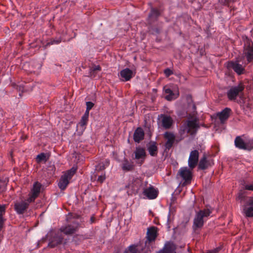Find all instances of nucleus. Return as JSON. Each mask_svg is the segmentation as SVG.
<instances>
[{"label": "nucleus", "instance_id": "1", "mask_svg": "<svg viewBox=\"0 0 253 253\" xmlns=\"http://www.w3.org/2000/svg\"><path fill=\"white\" fill-rule=\"evenodd\" d=\"M199 127L197 118L195 116V114L193 113L192 115H189V120L181 126L180 133L183 135L188 133L193 135L196 132Z\"/></svg>", "mask_w": 253, "mask_h": 253}, {"label": "nucleus", "instance_id": "2", "mask_svg": "<svg viewBox=\"0 0 253 253\" xmlns=\"http://www.w3.org/2000/svg\"><path fill=\"white\" fill-rule=\"evenodd\" d=\"M211 213V211L208 209L197 212L194 219L193 228L195 230L201 228Z\"/></svg>", "mask_w": 253, "mask_h": 253}, {"label": "nucleus", "instance_id": "3", "mask_svg": "<svg viewBox=\"0 0 253 253\" xmlns=\"http://www.w3.org/2000/svg\"><path fill=\"white\" fill-rule=\"evenodd\" d=\"M76 170L77 168L73 167L62 175L58 183V186L61 190H63L66 189L69 181L74 175Z\"/></svg>", "mask_w": 253, "mask_h": 253}, {"label": "nucleus", "instance_id": "4", "mask_svg": "<svg viewBox=\"0 0 253 253\" xmlns=\"http://www.w3.org/2000/svg\"><path fill=\"white\" fill-rule=\"evenodd\" d=\"M244 86L240 84L237 86H232L227 92V96L229 100H235L237 96H239L241 100L244 98L243 90Z\"/></svg>", "mask_w": 253, "mask_h": 253}, {"label": "nucleus", "instance_id": "5", "mask_svg": "<svg viewBox=\"0 0 253 253\" xmlns=\"http://www.w3.org/2000/svg\"><path fill=\"white\" fill-rule=\"evenodd\" d=\"M236 146L240 149L251 150L253 149V138L237 137L235 140Z\"/></svg>", "mask_w": 253, "mask_h": 253}, {"label": "nucleus", "instance_id": "6", "mask_svg": "<svg viewBox=\"0 0 253 253\" xmlns=\"http://www.w3.org/2000/svg\"><path fill=\"white\" fill-rule=\"evenodd\" d=\"M243 55L248 63L253 61V42L249 40H247L245 42Z\"/></svg>", "mask_w": 253, "mask_h": 253}, {"label": "nucleus", "instance_id": "7", "mask_svg": "<svg viewBox=\"0 0 253 253\" xmlns=\"http://www.w3.org/2000/svg\"><path fill=\"white\" fill-rule=\"evenodd\" d=\"M143 194L148 199H154L158 196V190L152 185H149L143 189Z\"/></svg>", "mask_w": 253, "mask_h": 253}, {"label": "nucleus", "instance_id": "8", "mask_svg": "<svg viewBox=\"0 0 253 253\" xmlns=\"http://www.w3.org/2000/svg\"><path fill=\"white\" fill-rule=\"evenodd\" d=\"M41 186L42 185L38 182H36L34 184L31 192L29 194V197L28 198L29 203L34 201L35 199L38 196L41 191Z\"/></svg>", "mask_w": 253, "mask_h": 253}, {"label": "nucleus", "instance_id": "9", "mask_svg": "<svg viewBox=\"0 0 253 253\" xmlns=\"http://www.w3.org/2000/svg\"><path fill=\"white\" fill-rule=\"evenodd\" d=\"M199 152L197 150L192 151L188 159V166L191 169H193L197 165L199 160Z\"/></svg>", "mask_w": 253, "mask_h": 253}, {"label": "nucleus", "instance_id": "10", "mask_svg": "<svg viewBox=\"0 0 253 253\" xmlns=\"http://www.w3.org/2000/svg\"><path fill=\"white\" fill-rule=\"evenodd\" d=\"M179 174L180 176L185 180L183 185L190 182L192 177V173L187 167L182 168L179 169Z\"/></svg>", "mask_w": 253, "mask_h": 253}, {"label": "nucleus", "instance_id": "11", "mask_svg": "<svg viewBox=\"0 0 253 253\" xmlns=\"http://www.w3.org/2000/svg\"><path fill=\"white\" fill-rule=\"evenodd\" d=\"M29 203L28 199L26 201L16 202L14 205L15 210L18 214H22L26 210Z\"/></svg>", "mask_w": 253, "mask_h": 253}, {"label": "nucleus", "instance_id": "12", "mask_svg": "<svg viewBox=\"0 0 253 253\" xmlns=\"http://www.w3.org/2000/svg\"><path fill=\"white\" fill-rule=\"evenodd\" d=\"M241 61V60H238L237 61L229 62L227 63V66L228 68L233 69L238 75H241L243 73L244 71V68L238 63Z\"/></svg>", "mask_w": 253, "mask_h": 253}, {"label": "nucleus", "instance_id": "13", "mask_svg": "<svg viewBox=\"0 0 253 253\" xmlns=\"http://www.w3.org/2000/svg\"><path fill=\"white\" fill-rule=\"evenodd\" d=\"M164 91L165 94V98L169 101H171L177 98L179 95V93L177 90L173 92L170 88L167 86L164 87Z\"/></svg>", "mask_w": 253, "mask_h": 253}, {"label": "nucleus", "instance_id": "14", "mask_svg": "<svg viewBox=\"0 0 253 253\" xmlns=\"http://www.w3.org/2000/svg\"><path fill=\"white\" fill-rule=\"evenodd\" d=\"M78 227V224L73 223L72 225H68L61 227L60 231L66 235L72 234L76 232Z\"/></svg>", "mask_w": 253, "mask_h": 253}, {"label": "nucleus", "instance_id": "15", "mask_svg": "<svg viewBox=\"0 0 253 253\" xmlns=\"http://www.w3.org/2000/svg\"><path fill=\"white\" fill-rule=\"evenodd\" d=\"M141 179L138 177H133L130 181V183L127 186L128 188H130L132 190L137 191L140 186L141 185Z\"/></svg>", "mask_w": 253, "mask_h": 253}, {"label": "nucleus", "instance_id": "16", "mask_svg": "<svg viewBox=\"0 0 253 253\" xmlns=\"http://www.w3.org/2000/svg\"><path fill=\"white\" fill-rule=\"evenodd\" d=\"M134 75L133 71L128 68H126L120 72V76L124 81H129Z\"/></svg>", "mask_w": 253, "mask_h": 253}, {"label": "nucleus", "instance_id": "17", "mask_svg": "<svg viewBox=\"0 0 253 253\" xmlns=\"http://www.w3.org/2000/svg\"><path fill=\"white\" fill-rule=\"evenodd\" d=\"M175 246L173 243L167 242L163 249L158 253H175Z\"/></svg>", "mask_w": 253, "mask_h": 253}, {"label": "nucleus", "instance_id": "18", "mask_svg": "<svg viewBox=\"0 0 253 253\" xmlns=\"http://www.w3.org/2000/svg\"><path fill=\"white\" fill-rule=\"evenodd\" d=\"M164 136L167 139L166 146L167 148L169 149L171 147L174 142L175 138V135L172 132H167L165 133Z\"/></svg>", "mask_w": 253, "mask_h": 253}, {"label": "nucleus", "instance_id": "19", "mask_svg": "<svg viewBox=\"0 0 253 253\" xmlns=\"http://www.w3.org/2000/svg\"><path fill=\"white\" fill-rule=\"evenodd\" d=\"M157 236V231L155 227H153L148 228L147 233V240L145 242V244H149L150 242L155 240Z\"/></svg>", "mask_w": 253, "mask_h": 253}, {"label": "nucleus", "instance_id": "20", "mask_svg": "<svg viewBox=\"0 0 253 253\" xmlns=\"http://www.w3.org/2000/svg\"><path fill=\"white\" fill-rule=\"evenodd\" d=\"M213 162L212 160H207L206 156L204 155L200 161L199 168L201 169H207L209 166H211Z\"/></svg>", "mask_w": 253, "mask_h": 253}, {"label": "nucleus", "instance_id": "21", "mask_svg": "<svg viewBox=\"0 0 253 253\" xmlns=\"http://www.w3.org/2000/svg\"><path fill=\"white\" fill-rule=\"evenodd\" d=\"M162 126L165 128H169L170 127L173 123L172 118L165 115L161 116Z\"/></svg>", "mask_w": 253, "mask_h": 253}, {"label": "nucleus", "instance_id": "22", "mask_svg": "<svg viewBox=\"0 0 253 253\" xmlns=\"http://www.w3.org/2000/svg\"><path fill=\"white\" fill-rule=\"evenodd\" d=\"M230 112L231 110L229 108H226L222 111L217 113V116L219 117L221 123H224V122L227 120Z\"/></svg>", "mask_w": 253, "mask_h": 253}, {"label": "nucleus", "instance_id": "23", "mask_svg": "<svg viewBox=\"0 0 253 253\" xmlns=\"http://www.w3.org/2000/svg\"><path fill=\"white\" fill-rule=\"evenodd\" d=\"M89 115H87V113H84V115L82 117V119L80 122L78 123L77 126V127L78 129H80L82 130V131H84L85 128V126L86 125L88 120Z\"/></svg>", "mask_w": 253, "mask_h": 253}, {"label": "nucleus", "instance_id": "24", "mask_svg": "<svg viewBox=\"0 0 253 253\" xmlns=\"http://www.w3.org/2000/svg\"><path fill=\"white\" fill-rule=\"evenodd\" d=\"M63 238L60 233H58L55 235L54 237L50 240L48 244V246L51 248H53L57 245L62 243Z\"/></svg>", "mask_w": 253, "mask_h": 253}, {"label": "nucleus", "instance_id": "25", "mask_svg": "<svg viewBox=\"0 0 253 253\" xmlns=\"http://www.w3.org/2000/svg\"><path fill=\"white\" fill-rule=\"evenodd\" d=\"M144 136V132L143 129L140 128H137L133 134V139L135 142H139L143 139Z\"/></svg>", "mask_w": 253, "mask_h": 253}, {"label": "nucleus", "instance_id": "26", "mask_svg": "<svg viewBox=\"0 0 253 253\" xmlns=\"http://www.w3.org/2000/svg\"><path fill=\"white\" fill-rule=\"evenodd\" d=\"M134 153L136 159H144L145 157L146 153L143 148H136Z\"/></svg>", "mask_w": 253, "mask_h": 253}, {"label": "nucleus", "instance_id": "27", "mask_svg": "<svg viewBox=\"0 0 253 253\" xmlns=\"http://www.w3.org/2000/svg\"><path fill=\"white\" fill-rule=\"evenodd\" d=\"M101 70V68L99 65H94L90 69L89 74L91 77H96L97 73Z\"/></svg>", "mask_w": 253, "mask_h": 253}, {"label": "nucleus", "instance_id": "28", "mask_svg": "<svg viewBox=\"0 0 253 253\" xmlns=\"http://www.w3.org/2000/svg\"><path fill=\"white\" fill-rule=\"evenodd\" d=\"M5 205H0V230L2 229L3 224V214L5 213Z\"/></svg>", "mask_w": 253, "mask_h": 253}, {"label": "nucleus", "instance_id": "29", "mask_svg": "<svg viewBox=\"0 0 253 253\" xmlns=\"http://www.w3.org/2000/svg\"><path fill=\"white\" fill-rule=\"evenodd\" d=\"M133 166L132 164L126 160L124 162L122 165V169L124 170L129 171L132 169Z\"/></svg>", "mask_w": 253, "mask_h": 253}, {"label": "nucleus", "instance_id": "30", "mask_svg": "<svg viewBox=\"0 0 253 253\" xmlns=\"http://www.w3.org/2000/svg\"><path fill=\"white\" fill-rule=\"evenodd\" d=\"M244 213L247 217H253V207H247L245 206L243 209Z\"/></svg>", "mask_w": 253, "mask_h": 253}, {"label": "nucleus", "instance_id": "31", "mask_svg": "<svg viewBox=\"0 0 253 253\" xmlns=\"http://www.w3.org/2000/svg\"><path fill=\"white\" fill-rule=\"evenodd\" d=\"M148 150L149 154L152 156H155L157 153V147L155 144H150L148 148Z\"/></svg>", "mask_w": 253, "mask_h": 253}, {"label": "nucleus", "instance_id": "32", "mask_svg": "<svg viewBox=\"0 0 253 253\" xmlns=\"http://www.w3.org/2000/svg\"><path fill=\"white\" fill-rule=\"evenodd\" d=\"M36 160L37 162L41 163L42 162H46L47 160L45 154L41 153L37 156Z\"/></svg>", "mask_w": 253, "mask_h": 253}, {"label": "nucleus", "instance_id": "33", "mask_svg": "<svg viewBox=\"0 0 253 253\" xmlns=\"http://www.w3.org/2000/svg\"><path fill=\"white\" fill-rule=\"evenodd\" d=\"M125 253H137V249L135 246H130L128 249L126 250Z\"/></svg>", "mask_w": 253, "mask_h": 253}, {"label": "nucleus", "instance_id": "34", "mask_svg": "<svg viewBox=\"0 0 253 253\" xmlns=\"http://www.w3.org/2000/svg\"><path fill=\"white\" fill-rule=\"evenodd\" d=\"M86 111L84 113H87V115H89V110L92 108L94 104L91 102L88 101L86 103Z\"/></svg>", "mask_w": 253, "mask_h": 253}, {"label": "nucleus", "instance_id": "35", "mask_svg": "<svg viewBox=\"0 0 253 253\" xmlns=\"http://www.w3.org/2000/svg\"><path fill=\"white\" fill-rule=\"evenodd\" d=\"M109 165V161H106L105 164H99L97 167H96V169L102 170L105 168L106 166H107Z\"/></svg>", "mask_w": 253, "mask_h": 253}, {"label": "nucleus", "instance_id": "36", "mask_svg": "<svg viewBox=\"0 0 253 253\" xmlns=\"http://www.w3.org/2000/svg\"><path fill=\"white\" fill-rule=\"evenodd\" d=\"M106 179V176L105 173H102L101 175L98 176L97 178V181L100 183H102Z\"/></svg>", "mask_w": 253, "mask_h": 253}, {"label": "nucleus", "instance_id": "37", "mask_svg": "<svg viewBox=\"0 0 253 253\" xmlns=\"http://www.w3.org/2000/svg\"><path fill=\"white\" fill-rule=\"evenodd\" d=\"M164 73L167 77H169L173 74V72L170 69L167 68L165 70Z\"/></svg>", "mask_w": 253, "mask_h": 253}, {"label": "nucleus", "instance_id": "38", "mask_svg": "<svg viewBox=\"0 0 253 253\" xmlns=\"http://www.w3.org/2000/svg\"><path fill=\"white\" fill-rule=\"evenodd\" d=\"M244 198H245L244 194L243 193H242V192H240L238 194V197L237 198V199L238 200H240V202H241V201L244 199Z\"/></svg>", "mask_w": 253, "mask_h": 253}, {"label": "nucleus", "instance_id": "39", "mask_svg": "<svg viewBox=\"0 0 253 253\" xmlns=\"http://www.w3.org/2000/svg\"><path fill=\"white\" fill-rule=\"evenodd\" d=\"M246 190L253 191V182L250 184H247L245 186Z\"/></svg>", "mask_w": 253, "mask_h": 253}, {"label": "nucleus", "instance_id": "40", "mask_svg": "<svg viewBox=\"0 0 253 253\" xmlns=\"http://www.w3.org/2000/svg\"><path fill=\"white\" fill-rule=\"evenodd\" d=\"M62 40L61 38H57L56 40H53V41H51L49 44H58L61 42Z\"/></svg>", "mask_w": 253, "mask_h": 253}, {"label": "nucleus", "instance_id": "41", "mask_svg": "<svg viewBox=\"0 0 253 253\" xmlns=\"http://www.w3.org/2000/svg\"><path fill=\"white\" fill-rule=\"evenodd\" d=\"M220 250L219 248L209 251L207 253H217Z\"/></svg>", "mask_w": 253, "mask_h": 253}, {"label": "nucleus", "instance_id": "42", "mask_svg": "<svg viewBox=\"0 0 253 253\" xmlns=\"http://www.w3.org/2000/svg\"><path fill=\"white\" fill-rule=\"evenodd\" d=\"M249 203L250 205H253V197L250 198Z\"/></svg>", "mask_w": 253, "mask_h": 253}, {"label": "nucleus", "instance_id": "43", "mask_svg": "<svg viewBox=\"0 0 253 253\" xmlns=\"http://www.w3.org/2000/svg\"><path fill=\"white\" fill-rule=\"evenodd\" d=\"M192 107H193V110H194V111L195 112V110H196V107L194 105H192Z\"/></svg>", "mask_w": 253, "mask_h": 253}, {"label": "nucleus", "instance_id": "44", "mask_svg": "<svg viewBox=\"0 0 253 253\" xmlns=\"http://www.w3.org/2000/svg\"><path fill=\"white\" fill-rule=\"evenodd\" d=\"M91 220L92 222H93V217H91Z\"/></svg>", "mask_w": 253, "mask_h": 253}]
</instances>
